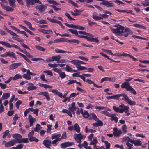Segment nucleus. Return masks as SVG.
<instances>
[{"label":"nucleus","instance_id":"dca6fc26","mask_svg":"<svg viewBox=\"0 0 149 149\" xmlns=\"http://www.w3.org/2000/svg\"><path fill=\"white\" fill-rule=\"evenodd\" d=\"M21 64L22 63H15L11 64L9 67V69L11 70L15 69L17 68L18 67L21 66Z\"/></svg>","mask_w":149,"mask_h":149},{"label":"nucleus","instance_id":"bf43d9fd","mask_svg":"<svg viewBox=\"0 0 149 149\" xmlns=\"http://www.w3.org/2000/svg\"><path fill=\"white\" fill-rule=\"evenodd\" d=\"M105 146L106 147V149H108L110 147V144L107 141H104Z\"/></svg>","mask_w":149,"mask_h":149},{"label":"nucleus","instance_id":"4468645a","mask_svg":"<svg viewBox=\"0 0 149 149\" xmlns=\"http://www.w3.org/2000/svg\"><path fill=\"white\" fill-rule=\"evenodd\" d=\"M115 78L114 77H105L101 79L100 82L102 83L105 81L114 82L115 81Z\"/></svg>","mask_w":149,"mask_h":149},{"label":"nucleus","instance_id":"5fc2aeb1","mask_svg":"<svg viewBox=\"0 0 149 149\" xmlns=\"http://www.w3.org/2000/svg\"><path fill=\"white\" fill-rule=\"evenodd\" d=\"M4 9L8 11H12L14 10L13 8L7 6L4 8Z\"/></svg>","mask_w":149,"mask_h":149},{"label":"nucleus","instance_id":"69168bd1","mask_svg":"<svg viewBox=\"0 0 149 149\" xmlns=\"http://www.w3.org/2000/svg\"><path fill=\"white\" fill-rule=\"evenodd\" d=\"M65 69L68 72H71L72 70V68L68 65H66Z\"/></svg>","mask_w":149,"mask_h":149},{"label":"nucleus","instance_id":"de8ad7c7","mask_svg":"<svg viewBox=\"0 0 149 149\" xmlns=\"http://www.w3.org/2000/svg\"><path fill=\"white\" fill-rule=\"evenodd\" d=\"M130 140L131 139L128 136H125L122 139V141L123 142L127 141L130 142Z\"/></svg>","mask_w":149,"mask_h":149},{"label":"nucleus","instance_id":"72a5a7b5","mask_svg":"<svg viewBox=\"0 0 149 149\" xmlns=\"http://www.w3.org/2000/svg\"><path fill=\"white\" fill-rule=\"evenodd\" d=\"M42 128V127L40 126L39 124H37L36 127L34 128V131L35 132H38Z\"/></svg>","mask_w":149,"mask_h":149},{"label":"nucleus","instance_id":"09e8293b","mask_svg":"<svg viewBox=\"0 0 149 149\" xmlns=\"http://www.w3.org/2000/svg\"><path fill=\"white\" fill-rule=\"evenodd\" d=\"M23 77L27 80H29L31 79L30 76L27 74H24L23 75Z\"/></svg>","mask_w":149,"mask_h":149},{"label":"nucleus","instance_id":"58836bf2","mask_svg":"<svg viewBox=\"0 0 149 149\" xmlns=\"http://www.w3.org/2000/svg\"><path fill=\"white\" fill-rule=\"evenodd\" d=\"M121 129L124 134H125L127 132V127L126 125H123L121 127Z\"/></svg>","mask_w":149,"mask_h":149},{"label":"nucleus","instance_id":"cd10ccee","mask_svg":"<svg viewBox=\"0 0 149 149\" xmlns=\"http://www.w3.org/2000/svg\"><path fill=\"white\" fill-rule=\"evenodd\" d=\"M28 26L29 28L32 31H34L35 30V28H33L32 26V25L31 23L29 22L26 20L23 21Z\"/></svg>","mask_w":149,"mask_h":149},{"label":"nucleus","instance_id":"79ce46f5","mask_svg":"<svg viewBox=\"0 0 149 149\" xmlns=\"http://www.w3.org/2000/svg\"><path fill=\"white\" fill-rule=\"evenodd\" d=\"M55 52L58 53H64L67 52V51L62 50L59 49H56L55 50Z\"/></svg>","mask_w":149,"mask_h":149},{"label":"nucleus","instance_id":"ea45409f","mask_svg":"<svg viewBox=\"0 0 149 149\" xmlns=\"http://www.w3.org/2000/svg\"><path fill=\"white\" fill-rule=\"evenodd\" d=\"M35 47L38 50L44 51L45 50V49L44 48L39 45H36L35 46Z\"/></svg>","mask_w":149,"mask_h":149},{"label":"nucleus","instance_id":"4d7b16f0","mask_svg":"<svg viewBox=\"0 0 149 149\" xmlns=\"http://www.w3.org/2000/svg\"><path fill=\"white\" fill-rule=\"evenodd\" d=\"M82 115L84 118H87L89 116V114L86 111H85Z\"/></svg>","mask_w":149,"mask_h":149},{"label":"nucleus","instance_id":"052dcab7","mask_svg":"<svg viewBox=\"0 0 149 149\" xmlns=\"http://www.w3.org/2000/svg\"><path fill=\"white\" fill-rule=\"evenodd\" d=\"M36 87L35 86L32 85V86H28L27 87V90L28 91L33 90L36 89Z\"/></svg>","mask_w":149,"mask_h":149},{"label":"nucleus","instance_id":"e2e57ef3","mask_svg":"<svg viewBox=\"0 0 149 149\" xmlns=\"http://www.w3.org/2000/svg\"><path fill=\"white\" fill-rule=\"evenodd\" d=\"M40 78L43 81L46 82L47 81L45 79V76L44 74H41L40 77Z\"/></svg>","mask_w":149,"mask_h":149},{"label":"nucleus","instance_id":"473e14b6","mask_svg":"<svg viewBox=\"0 0 149 149\" xmlns=\"http://www.w3.org/2000/svg\"><path fill=\"white\" fill-rule=\"evenodd\" d=\"M96 132V130H95L92 129H88L87 126H86L85 127V132L86 133H87L88 132L93 133V132Z\"/></svg>","mask_w":149,"mask_h":149},{"label":"nucleus","instance_id":"aec40b11","mask_svg":"<svg viewBox=\"0 0 149 149\" xmlns=\"http://www.w3.org/2000/svg\"><path fill=\"white\" fill-rule=\"evenodd\" d=\"M73 144V143L66 142L62 143L60 147L61 148H63L70 146L72 145Z\"/></svg>","mask_w":149,"mask_h":149},{"label":"nucleus","instance_id":"6e6552de","mask_svg":"<svg viewBox=\"0 0 149 149\" xmlns=\"http://www.w3.org/2000/svg\"><path fill=\"white\" fill-rule=\"evenodd\" d=\"M0 44L6 46V47L9 48H11V47H13L15 48L20 49V47L15 44H10L9 43L5 41H0Z\"/></svg>","mask_w":149,"mask_h":149},{"label":"nucleus","instance_id":"c756f323","mask_svg":"<svg viewBox=\"0 0 149 149\" xmlns=\"http://www.w3.org/2000/svg\"><path fill=\"white\" fill-rule=\"evenodd\" d=\"M10 93H6L3 94L2 97V99L3 100L6 99L8 98L10 96Z\"/></svg>","mask_w":149,"mask_h":149},{"label":"nucleus","instance_id":"f257e3e1","mask_svg":"<svg viewBox=\"0 0 149 149\" xmlns=\"http://www.w3.org/2000/svg\"><path fill=\"white\" fill-rule=\"evenodd\" d=\"M67 137L66 133L65 132H63L61 137V134H54L52 135L51 138L52 140L54 139H56V140L54 141H56L57 143L59 141H61L62 139H65Z\"/></svg>","mask_w":149,"mask_h":149},{"label":"nucleus","instance_id":"f704fd0d","mask_svg":"<svg viewBox=\"0 0 149 149\" xmlns=\"http://www.w3.org/2000/svg\"><path fill=\"white\" fill-rule=\"evenodd\" d=\"M29 141L30 142H32L33 141H35L36 142H38L39 141L38 139H37L36 137L32 136L28 138Z\"/></svg>","mask_w":149,"mask_h":149},{"label":"nucleus","instance_id":"9d476101","mask_svg":"<svg viewBox=\"0 0 149 149\" xmlns=\"http://www.w3.org/2000/svg\"><path fill=\"white\" fill-rule=\"evenodd\" d=\"M119 107L120 108V113H122L123 112L127 113L129 111V107L123 104H121L119 105Z\"/></svg>","mask_w":149,"mask_h":149},{"label":"nucleus","instance_id":"0eeeda50","mask_svg":"<svg viewBox=\"0 0 149 149\" xmlns=\"http://www.w3.org/2000/svg\"><path fill=\"white\" fill-rule=\"evenodd\" d=\"M120 35L124 36L125 37L128 36L129 34L132 35L133 34L132 31L129 28H124V27L123 29V31L122 32Z\"/></svg>","mask_w":149,"mask_h":149},{"label":"nucleus","instance_id":"20e7f679","mask_svg":"<svg viewBox=\"0 0 149 149\" xmlns=\"http://www.w3.org/2000/svg\"><path fill=\"white\" fill-rule=\"evenodd\" d=\"M94 36L87 33L86 35L85 39H87L88 41L91 42H95L98 43L99 40L98 38L95 37L94 38Z\"/></svg>","mask_w":149,"mask_h":149},{"label":"nucleus","instance_id":"0e129e2a","mask_svg":"<svg viewBox=\"0 0 149 149\" xmlns=\"http://www.w3.org/2000/svg\"><path fill=\"white\" fill-rule=\"evenodd\" d=\"M65 16H67V17L69 19V20H75L74 19L70 17V15L69 13H65Z\"/></svg>","mask_w":149,"mask_h":149},{"label":"nucleus","instance_id":"9b49d317","mask_svg":"<svg viewBox=\"0 0 149 149\" xmlns=\"http://www.w3.org/2000/svg\"><path fill=\"white\" fill-rule=\"evenodd\" d=\"M74 138L76 141L79 143L80 144L81 143V140L83 138V136H82L81 133L78 134H74ZM84 137L85 136H84Z\"/></svg>","mask_w":149,"mask_h":149},{"label":"nucleus","instance_id":"c9c22d12","mask_svg":"<svg viewBox=\"0 0 149 149\" xmlns=\"http://www.w3.org/2000/svg\"><path fill=\"white\" fill-rule=\"evenodd\" d=\"M113 108L115 112L120 113V108L119 107H119H116L115 106H113Z\"/></svg>","mask_w":149,"mask_h":149},{"label":"nucleus","instance_id":"a878e982","mask_svg":"<svg viewBox=\"0 0 149 149\" xmlns=\"http://www.w3.org/2000/svg\"><path fill=\"white\" fill-rule=\"evenodd\" d=\"M4 29L6 30L7 32L10 33L12 36H18V35L13 32L12 31L8 29L6 26H4Z\"/></svg>","mask_w":149,"mask_h":149},{"label":"nucleus","instance_id":"c03bdc74","mask_svg":"<svg viewBox=\"0 0 149 149\" xmlns=\"http://www.w3.org/2000/svg\"><path fill=\"white\" fill-rule=\"evenodd\" d=\"M28 139L27 138H21L20 142H19V143H27L29 142Z\"/></svg>","mask_w":149,"mask_h":149},{"label":"nucleus","instance_id":"c85d7f7f","mask_svg":"<svg viewBox=\"0 0 149 149\" xmlns=\"http://www.w3.org/2000/svg\"><path fill=\"white\" fill-rule=\"evenodd\" d=\"M74 130H75L77 133L80 132V128L79 125L77 123H75L74 125Z\"/></svg>","mask_w":149,"mask_h":149},{"label":"nucleus","instance_id":"1a4fd4ad","mask_svg":"<svg viewBox=\"0 0 149 149\" xmlns=\"http://www.w3.org/2000/svg\"><path fill=\"white\" fill-rule=\"evenodd\" d=\"M113 134L115 137H120L123 133L120 129L116 127L113 128Z\"/></svg>","mask_w":149,"mask_h":149},{"label":"nucleus","instance_id":"bb28decb","mask_svg":"<svg viewBox=\"0 0 149 149\" xmlns=\"http://www.w3.org/2000/svg\"><path fill=\"white\" fill-rule=\"evenodd\" d=\"M98 14L96 12H94L92 14V17L95 20H100V16H98Z\"/></svg>","mask_w":149,"mask_h":149},{"label":"nucleus","instance_id":"6e6d98bb","mask_svg":"<svg viewBox=\"0 0 149 149\" xmlns=\"http://www.w3.org/2000/svg\"><path fill=\"white\" fill-rule=\"evenodd\" d=\"M9 2V5L12 6L14 7L15 6V0H8Z\"/></svg>","mask_w":149,"mask_h":149},{"label":"nucleus","instance_id":"4be33fe9","mask_svg":"<svg viewBox=\"0 0 149 149\" xmlns=\"http://www.w3.org/2000/svg\"><path fill=\"white\" fill-rule=\"evenodd\" d=\"M28 119L29 123L30 126H32L33 125L34 122L36 121V119L33 117L31 115H29L28 116Z\"/></svg>","mask_w":149,"mask_h":149},{"label":"nucleus","instance_id":"603ef678","mask_svg":"<svg viewBox=\"0 0 149 149\" xmlns=\"http://www.w3.org/2000/svg\"><path fill=\"white\" fill-rule=\"evenodd\" d=\"M127 91H130L131 93L133 94L134 95H136V91L132 88L131 86Z\"/></svg>","mask_w":149,"mask_h":149},{"label":"nucleus","instance_id":"13d9d810","mask_svg":"<svg viewBox=\"0 0 149 149\" xmlns=\"http://www.w3.org/2000/svg\"><path fill=\"white\" fill-rule=\"evenodd\" d=\"M100 54H101V55H102V56H103L104 57H105V58H107L109 60H110L112 62H113V60L110 58H109V57L107 55L104 54V53L101 52V53H100Z\"/></svg>","mask_w":149,"mask_h":149},{"label":"nucleus","instance_id":"f8f14e48","mask_svg":"<svg viewBox=\"0 0 149 149\" xmlns=\"http://www.w3.org/2000/svg\"><path fill=\"white\" fill-rule=\"evenodd\" d=\"M46 5H43V4L38 5L36 8L40 12H43L47 8Z\"/></svg>","mask_w":149,"mask_h":149},{"label":"nucleus","instance_id":"2f4dec72","mask_svg":"<svg viewBox=\"0 0 149 149\" xmlns=\"http://www.w3.org/2000/svg\"><path fill=\"white\" fill-rule=\"evenodd\" d=\"M52 58H53V60L55 61H57V62L58 63L59 62V60L61 58V56L59 55L55 56H52Z\"/></svg>","mask_w":149,"mask_h":149},{"label":"nucleus","instance_id":"680f3d73","mask_svg":"<svg viewBox=\"0 0 149 149\" xmlns=\"http://www.w3.org/2000/svg\"><path fill=\"white\" fill-rule=\"evenodd\" d=\"M48 65L49 66L51 67V68H56V67H57L58 66V64H51L49 63L48 64Z\"/></svg>","mask_w":149,"mask_h":149},{"label":"nucleus","instance_id":"49530a36","mask_svg":"<svg viewBox=\"0 0 149 149\" xmlns=\"http://www.w3.org/2000/svg\"><path fill=\"white\" fill-rule=\"evenodd\" d=\"M99 15L100 16V18H101V19H100V20L104 18H107L108 16V15H106L105 14H99Z\"/></svg>","mask_w":149,"mask_h":149},{"label":"nucleus","instance_id":"423d86ee","mask_svg":"<svg viewBox=\"0 0 149 149\" xmlns=\"http://www.w3.org/2000/svg\"><path fill=\"white\" fill-rule=\"evenodd\" d=\"M123 27L121 25H119L117 28H112L111 29V32L113 33L118 35H120L123 31Z\"/></svg>","mask_w":149,"mask_h":149},{"label":"nucleus","instance_id":"338daca9","mask_svg":"<svg viewBox=\"0 0 149 149\" xmlns=\"http://www.w3.org/2000/svg\"><path fill=\"white\" fill-rule=\"evenodd\" d=\"M24 59L26 60L29 63L31 64V62L30 61V60L24 54V55L22 56Z\"/></svg>","mask_w":149,"mask_h":149},{"label":"nucleus","instance_id":"f03ea898","mask_svg":"<svg viewBox=\"0 0 149 149\" xmlns=\"http://www.w3.org/2000/svg\"><path fill=\"white\" fill-rule=\"evenodd\" d=\"M56 139H54L52 142L49 139H45L43 141L42 144L45 147L50 149V146H51L52 144L54 146H56L57 144L56 141H54Z\"/></svg>","mask_w":149,"mask_h":149},{"label":"nucleus","instance_id":"e433bc0d","mask_svg":"<svg viewBox=\"0 0 149 149\" xmlns=\"http://www.w3.org/2000/svg\"><path fill=\"white\" fill-rule=\"evenodd\" d=\"M97 142L98 141L96 137H93V141L90 143V145L96 144Z\"/></svg>","mask_w":149,"mask_h":149},{"label":"nucleus","instance_id":"3c124183","mask_svg":"<svg viewBox=\"0 0 149 149\" xmlns=\"http://www.w3.org/2000/svg\"><path fill=\"white\" fill-rule=\"evenodd\" d=\"M22 103V102L19 100H18L15 103V106L16 108L19 109L20 104Z\"/></svg>","mask_w":149,"mask_h":149},{"label":"nucleus","instance_id":"6ab92c4d","mask_svg":"<svg viewBox=\"0 0 149 149\" xmlns=\"http://www.w3.org/2000/svg\"><path fill=\"white\" fill-rule=\"evenodd\" d=\"M16 142V141L15 140H11L9 141L6 142L5 144V146L6 147H10L14 145Z\"/></svg>","mask_w":149,"mask_h":149},{"label":"nucleus","instance_id":"393cba45","mask_svg":"<svg viewBox=\"0 0 149 149\" xmlns=\"http://www.w3.org/2000/svg\"><path fill=\"white\" fill-rule=\"evenodd\" d=\"M116 114H111L109 117L111 118V121H114L116 123H117L118 120V118L116 117Z\"/></svg>","mask_w":149,"mask_h":149},{"label":"nucleus","instance_id":"5701e85b","mask_svg":"<svg viewBox=\"0 0 149 149\" xmlns=\"http://www.w3.org/2000/svg\"><path fill=\"white\" fill-rule=\"evenodd\" d=\"M131 86L129 83H127L126 82L123 83L121 86L122 88H125L127 91Z\"/></svg>","mask_w":149,"mask_h":149},{"label":"nucleus","instance_id":"ddd939ff","mask_svg":"<svg viewBox=\"0 0 149 149\" xmlns=\"http://www.w3.org/2000/svg\"><path fill=\"white\" fill-rule=\"evenodd\" d=\"M130 143L134 144L135 146H141L142 144L141 141L139 139H131Z\"/></svg>","mask_w":149,"mask_h":149},{"label":"nucleus","instance_id":"a211bd4d","mask_svg":"<svg viewBox=\"0 0 149 149\" xmlns=\"http://www.w3.org/2000/svg\"><path fill=\"white\" fill-rule=\"evenodd\" d=\"M76 107L75 106V103H72L71 106L70 107L68 108V110L70 111V113H72L73 114H75V111L76 109Z\"/></svg>","mask_w":149,"mask_h":149},{"label":"nucleus","instance_id":"a18cd8bd","mask_svg":"<svg viewBox=\"0 0 149 149\" xmlns=\"http://www.w3.org/2000/svg\"><path fill=\"white\" fill-rule=\"evenodd\" d=\"M68 31L72 34L75 35L76 36L78 33L77 31L76 30L69 29H68Z\"/></svg>","mask_w":149,"mask_h":149},{"label":"nucleus","instance_id":"b1692460","mask_svg":"<svg viewBox=\"0 0 149 149\" xmlns=\"http://www.w3.org/2000/svg\"><path fill=\"white\" fill-rule=\"evenodd\" d=\"M122 93L119 94H116L115 95H114L110 96H107L106 98L108 99H118L119 97L122 96Z\"/></svg>","mask_w":149,"mask_h":149},{"label":"nucleus","instance_id":"774afa93","mask_svg":"<svg viewBox=\"0 0 149 149\" xmlns=\"http://www.w3.org/2000/svg\"><path fill=\"white\" fill-rule=\"evenodd\" d=\"M52 70L54 71L55 72L57 73L58 74L61 71V70H60L56 68H54L52 69Z\"/></svg>","mask_w":149,"mask_h":149},{"label":"nucleus","instance_id":"2eb2a0df","mask_svg":"<svg viewBox=\"0 0 149 149\" xmlns=\"http://www.w3.org/2000/svg\"><path fill=\"white\" fill-rule=\"evenodd\" d=\"M102 4L105 6L108 7H111L114 6V4L113 3L111 2L110 1L104 0V1L102 3Z\"/></svg>","mask_w":149,"mask_h":149},{"label":"nucleus","instance_id":"a19ab883","mask_svg":"<svg viewBox=\"0 0 149 149\" xmlns=\"http://www.w3.org/2000/svg\"><path fill=\"white\" fill-rule=\"evenodd\" d=\"M12 38L13 39L15 40L20 42H22L24 41L23 39L19 38L18 36H16V37L13 36Z\"/></svg>","mask_w":149,"mask_h":149},{"label":"nucleus","instance_id":"864d4df0","mask_svg":"<svg viewBox=\"0 0 149 149\" xmlns=\"http://www.w3.org/2000/svg\"><path fill=\"white\" fill-rule=\"evenodd\" d=\"M71 63L73 64L76 66L79 64V60H71Z\"/></svg>","mask_w":149,"mask_h":149},{"label":"nucleus","instance_id":"4c0bfd02","mask_svg":"<svg viewBox=\"0 0 149 149\" xmlns=\"http://www.w3.org/2000/svg\"><path fill=\"white\" fill-rule=\"evenodd\" d=\"M62 112L63 113H65L68 114V115L70 117H72V115L69 110L67 109H63L62 110Z\"/></svg>","mask_w":149,"mask_h":149},{"label":"nucleus","instance_id":"412c9836","mask_svg":"<svg viewBox=\"0 0 149 149\" xmlns=\"http://www.w3.org/2000/svg\"><path fill=\"white\" fill-rule=\"evenodd\" d=\"M49 93L48 91L40 92L38 93V95L44 96L46 97L47 100L49 101L50 100V97L48 95Z\"/></svg>","mask_w":149,"mask_h":149},{"label":"nucleus","instance_id":"8fccbe9b","mask_svg":"<svg viewBox=\"0 0 149 149\" xmlns=\"http://www.w3.org/2000/svg\"><path fill=\"white\" fill-rule=\"evenodd\" d=\"M76 67L77 68L78 70H82L84 69H87V68L84 66H81L80 64L76 65Z\"/></svg>","mask_w":149,"mask_h":149},{"label":"nucleus","instance_id":"f3484780","mask_svg":"<svg viewBox=\"0 0 149 149\" xmlns=\"http://www.w3.org/2000/svg\"><path fill=\"white\" fill-rule=\"evenodd\" d=\"M12 137L15 138L16 140V142H17L19 143V142H20L21 139L22 138V136L18 134H15L12 135Z\"/></svg>","mask_w":149,"mask_h":149},{"label":"nucleus","instance_id":"39448f33","mask_svg":"<svg viewBox=\"0 0 149 149\" xmlns=\"http://www.w3.org/2000/svg\"><path fill=\"white\" fill-rule=\"evenodd\" d=\"M0 56L3 58L9 57L10 58H13L15 59H17V58L15 55V54L14 52L10 51L5 52L3 54H1Z\"/></svg>","mask_w":149,"mask_h":149},{"label":"nucleus","instance_id":"37998d69","mask_svg":"<svg viewBox=\"0 0 149 149\" xmlns=\"http://www.w3.org/2000/svg\"><path fill=\"white\" fill-rule=\"evenodd\" d=\"M59 74V76L61 79H64L65 78L66 74L64 72L61 71Z\"/></svg>","mask_w":149,"mask_h":149},{"label":"nucleus","instance_id":"7ed1b4c3","mask_svg":"<svg viewBox=\"0 0 149 149\" xmlns=\"http://www.w3.org/2000/svg\"><path fill=\"white\" fill-rule=\"evenodd\" d=\"M122 96L123 97L122 98V100L126 102L129 105H134L136 104L135 102L130 99L126 94L124 93H122Z\"/></svg>","mask_w":149,"mask_h":149},{"label":"nucleus","instance_id":"7c9ffc66","mask_svg":"<svg viewBox=\"0 0 149 149\" xmlns=\"http://www.w3.org/2000/svg\"><path fill=\"white\" fill-rule=\"evenodd\" d=\"M22 77L19 74H16L13 77H12L13 80L14 81L18 79H21Z\"/></svg>","mask_w":149,"mask_h":149}]
</instances>
